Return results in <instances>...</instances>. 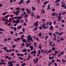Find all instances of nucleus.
Returning a JSON list of instances; mask_svg holds the SVG:
<instances>
[{
    "label": "nucleus",
    "mask_w": 66,
    "mask_h": 66,
    "mask_svg": "<svg viewBox=\"0 0 66 66\" xmlns=\"http://www.w3.org/2000/svg\"><path fill=\"white\" fill-rule=\"evenodd\" d=\"M27 38L28 40H32V38L31 37V36H30V35H28Z\"/></svg>",
    "instance_id": "nucleus-1"
},
{
    "label": "nucleus",
    "mask_w": 66,
    "mask_h": 66,
    "mask_svg": "<svg viewBox=\"0 0 66 66\" xmlns=\"http://www.w3.org/2000/svg\"><path fill=\"white\" fill-rule=\"evenodd\" d=\"M38 58H36V59H34V62L35 63H37L38 62Z\"/></svg>",
    "instance_id": "nucleus-2"
},
{
    "label": "nucleus",
    "mask_w": 66,
    "mask_h": 66,
    "mask_svg": "<svg viewBox=\"0 0 66 66\" xmlns=\"http://www.w3.org/2000/svg\"><path fill=\"white\" fill-rule=\"evenodd\" d=\"M58 14V13H57L56 14L55 12H54L52 14V15L53 16H55V15H57Z\"/></svg>",
    "instance_id": "nucleus-3"
},
{
    "label": "nucleus",
    "mask_w": 66,
    "mask_h": 66,
    "mask_svg": "<svg viewBox=\"0 0 66 66\" xmlns=\"http://www.w3.org/2000/svg\"><path fill=\"white\" fill-rule=\"evenodd\" d=\"M22 28V26L20 25L19 27H17V29L18 30H20V29Z\"/></svg>",
    "instance_id": "nucleus-4"
},
{
    "label": "nucleus",
    "mask_w": 66,
    "mask_h": 66,
    "mask_svg": "<svg viewBox=\"0 0 66 66\" xmlns=\"http://www.w3.org/2000/svg\"><path fill=\"white\" fill-rule=\"evenodd\" d=\"M20 20L18 19H17L16 20V23H19L20 22Z\"/></svg>",
    "instance_id": "nucleus-5"
},
{
    "label": "nucleus",
    "mask_w": 66,
    "mask_h": 66,
    "mask_svg": "<svg viewBox=\"0 0 66 66\" xmlns=\"http://www.w3.org/2000/svg\"><path fill=\"white\" fill-rule=\"evenodd\" d=\"M34 25L35 26H38V21H37L36 23L34 24Z\"/></svg>",
    "instance_id": "nucleus-6"
},
{
    "label": "nucleus",
    "mask_w": 66,
    "mask_h": 66,
    "mask_svg": "<svg viewBox=\"0 0 66 66\" xmlns=\"http://www.w3.org/2000/svg\"><path fill=\"white\" fill-rule=\"evenodd\" d=\"M31 14V16L32 17H33V16H34V12H32L30 13Z\"/></svg>",
    "instance_id": "nucleus-7"
},
{
    "label": "nucleus",
    "mask_w": 66,
    "mask_h": 66,
    "mask_svg": "<svg viewBox=\"0 0 66 66\" xmlns=\"http://www.w3.org/2000/svg\"><path fill=\"white\" fill-rule=\"evenodd\" d=\"M30 48L31 49V51H32L33 50V46H31L30 47Z\"/></svg>",
    "instance_id": "nucleus-8"
},
{
    "label": "nucleus",
    "mask_w": 66,
    "mask_h": 66,
    "mask_svg": "<svg viewBox=\"0 0 66 66\" xmlns=\"http://www.w3.org/2000/svg\"><path fill=\"white\" fill-rule=\"evenodd\" d=\"M23 0H21L20 2H19V4H21L22 3H23Z\"/></svg>",
    "instance_id": "nucleus-9"
},
{
    "label": "nucleus",
    "mask_w": 66,
    "mask_h": 66,
    "mask_svg": "<svg viewBox=\"0 0 66 66\" xmlns=\"http://www.w3.org/2000/svg\"><path fill=\"white\" fill-rule=\"evenodd\" d=\"M49 58L50 60H52L54 59V56H53L52 57L50 56L49 57Z\"/></svg>",
    "instance_id": "nucleus-10"
},
{
    "label": "nucleus",
    "mask_w": 66,
    "mask_h": 66,
    "mask_svg": "<svg viewBox=\"0 0 66 66\" xmlns=\"http://www.w3.org/2000/svg\"><path fill=\"white\" fill-rule=\"evenodd\" d=\"M49 3V1H46L44 3V5H46L47 3Z\"/></svg>",
    "instance_id": "nucleus-11"
},
{
    "label": "nucleus",
    "mask_w": 66,
    "mask_h": 66,
    "mask_svg": "<svg viewBox=\"0 0 66 66\" xmlns=\"http://www.w3.org/2000/svg\"><path fill=\"white\" fill-rule=\"evenodd\" d=\"M45 25H46V23H44V24H43L42 26V28H44L45 26Z\"/></svg>",
    "instance_id": "nucleus-12"
},
{
    "label": "nucleus",
    "mask_w": 66,
    "mask_h": 66,
    "mask_svg": "<svg viewBox=\"0 0 66 66\" xmlns=\"http://www.w3.org/2000/svg\"><path fill=\"white\" fill-rule=\"evenodd\" d=\"M13 62H14V61H12L11 62H9L8 63V64H12Z\"/></svg>",
    "instance_id": "nucleus-13"
},
{
    "label": "nucleus",
    "mask_w": 66,
    "mask_h": 66,
    "mask_svg": "<svg viewBox=\"0 0 66 66\" xmlns=\"http://www.w3.org/2000/svg\"><path fill=\"white\" fill-rule=\"evenodd\" d=\"M32 11H35L36 10V9L34 7H32Z\"/></svg>",
    "instance_id": "nucleus-14"
},
{
    "label": "nucleus",
    "mask_w": 66,
    "mask_h": 66,
    "mask_svg": "<svg viewBox=\"0 0 66 66\" xmlns=\"http://www.w3.org/2000/svg\"><path fill=\"white\" fill-rule=\"evenodd\" d=\"M35 52H36V50H34L33 51H32L31 52V54H33V53H34Z\"/></svg>",
    "instance_id": "nucleus-15"
},
{
    "label": "nucleus",
    "mask_w": 66,
    "mask_h": 66,
    "mask_svg": "<svg viewBox=\"0 0 66 66\" xmlns=\"http://www.w3.org/2000/svg\"><path fill=\"white\" fill-rule=\"evenodd\" d=\"M19 12H20V11H16V16L18 15V14H19Z\"/></svg>",
    "instance_id": "nucleus-16"
},
{
    "label": "nucleus",
    "mask_w": 66,
    "mask_h": 66,
    "mask_svg": "<svg viewBox=\"0 0 66 66\" xmlns=\"http://www.w3.org/2000/svg\"><path fill=\"white\" fill-rule=\"evenodd\" d=\"M23 17L22 16H19L18 17V19H22L23 18Z\"/></svg>",
    "instance_id": "nucleus-17"
},
{
    "label": "nucleus",
    "mask_w": 66,
    "mask_h": 66,
    "mask_svg": "<svg viewBox=\"0 0 66 66\" xmlns=\"http://www.w3.org/2000/svg\"><path fill=\"white\" fill-rule=\"evenodd\" d=\"M58 19V20L59 21H60L62 19V17L60 16L59 17V18H57Z\"/></svg>",
    "instance_id": "nucleus-18"
},
{
    "label": "nucleus",
    "mask_w": 66,
    "mask_h": 66,
    "mask_svg": "<svg viewBox=\"0 0 66 66\" xmlns=\"http://www.w3.org/2000/svg\"><path fill=\"white\" fill-rule=\"evenodd\" d=\"M22 41H23V43H26V39H22Z\"/></svg>",
    "instance_id": "nucleus-19"
},
{
    "label": "nucleus",
    "mask_w": 66,
    "mask_h": 66,
    "mask_svg": "<svg viewBox=\"0 0 66 66\" xmlns=\"http://www.w3.org/2000/svg\"><path fill=\"white\" fill-rule=\"evenodd\" d=\"M37 29H38V27H35L34 29V31H36V30H37Z\"/></svg>",
    "instance_id": "nucleus-20"
},
{
    "label": "nucleus",
    "mask_w": 66,
    "mask_h": 66,
    "mask_svg": "<svg viewBox=\"0 0 66 66\" xmlns=\"http://www.w3.org/2000/svg\"><path fill=\"white\" fill-rule=\"evenodd\" d=\"M50 30H53V26H52V25L50 27Z\"/></svg>",
    "instance_id": "nucleus-21"
},
{
    "label": "nucleus",
    "mask_w": 66,
    "mask_h": 66,
    "mask_svg": "<svg viewBox=\"0 0 66 66\" xmlns=\"http://www.w3.org/2000/svg\"><path fill=\"white\" fill-rule=\"evenodd\" d=\"M23 52H27V50L26 49H24L23 50Z\"/></svg>",
    "instance_id": "nucleus-22"
},
{
    "label": "nucleus",
    "mask_w": 66,
    "mask_h": 66,
    "mask_svg": "<svg viewBox=\"0 0 66 66\" xmlns=\"http://www.w3.org/2000/svg\"><path fill=\"white\" fill-rule=\"evenodd\" d=\"M38 35H39V37L40 38L41 37V36H42V33L40 32L39 34H38Z\"/></svg>",
    "instance_id": "nucleus-23"
},
{
    "label": "nucleus",
    "mask_w": 66,
    "mask_h": 66,
    "mask_svg": "<svg viewBox=\"0 0 66 66\" xmlns=\"http://www.w3.org/2000/svg\"><path fill=\"white\" fill-rule=\"evenodd\" d=\"M41 12H42L43 13H44L45 12V10L44 9H42L41 10Z\"/></svg>",
    "instance_id": "nucleus-24"
},
{
    "label": "nucleus",
    "mask_w": 66,
    "mask_h": 66,
    "mask_svg": "<svg viewBox=\"0 0 66 66\" xmlns=\"http://www.w3.org/2000/svg\"><path fill=\"white\" fill-rule=\"evenodd\" d=\"M24 36V35H22L21 36V39H23V36Z\"/></svg>",
    "instance_id": "nucleus-25"
},
{
    "label": "nucleus",
    "mask_w": 66,
    "mask_h": 66,
    "mask_svg": "<svg viewBox=\"0 0 66 66\" xmlns=\"http://www.w3.org/2000/svg\"><path fill=\"white\" fill-rule=\"evenodd\" d=\"M64 52H61L60 53V55H63V54H64Z\"/></svg>",
    "instance_id": "nucleus-26"
},
{
    "label": "nucleus",
    "mask_w": 66,
    "mask_h": 66,
    "mask_svg": "<svg viewBox=\"0 0 66 66\" xmlns=\"http://www.w3.org/2000/svg\"><path fill=\"white\" fill-rule=\"evenodd\" d=\"M50 5H48V7H47V10H49V9H50Z\"/></svg>",
    "instance_id": "nucleus-27"
},
{
    "label": "nucleus",
    "mask_w": 66,
    "mask_h": 66,
    "mask_svg": "<svg viewBox=\"0 0 66 66\" xmlns=\"http://www.w3.org/2000/svg\"><path fill=\"white\" fill-rule=\"evenodd\" d=\"M34 45L35 47H36V45H37V43L35 42H34Z\"/></svg>",
    "instance_id": "nucleus-28"
},
{
    "label": "nucleus",
    "mask_w": 66,
    "mask_h": 66,
    "mask_svg": "<svg viewBox=\"0 0 66 66\" xmlns=\"http://www.w3.org/2000/svg\"><path fill=\"white\" fill-rule=\"evenodd\" d=\"M64 40V38H63V37H62L61 38L60 40L61 41H62V40Z\"/></svg>",
    "instance_id": "nucleus-29"
},
{
    "label": "nucleus",
    "mask_w": 66,
    "mask_h": 66,
    "mask_svg": "<svg viewBox=\"0 0 66 66\" xmlns=\"http://www.w3.org/2000/svg\"><path fill=\"white\" fill-rule=\"evenodd\" d=\"M16 10L17 11H19L20 10V8H16Z\"/></svg>",
    "instance_id": "nucleus-30"
},
{
    "label": "nucleus",
    "mask_w": 66,
    "mask_h": 66,
    "mask_svg": "<svg viewBox=\"0 0 66 66\" xmlns=\"http://www.w3.org/2000/svg\"><path fill=\"white\" fill-rule=\"evenodd\" d=\"M63 32H61V33H59L58 34V35H60V36L62 35V34H63Z\"/></svg>",
    "instance_id": "nucleus-31"
},
{
    "label": "nucleus",
    "mask_w": 66,
    "mask_h": 66,
    "mask_svg": "<svg viewBox=\"0 0 66 66\" xmlns=\"http://www.w3.org/2000/svg\"><path fill=\"white\" fill-rule=\"evenodd\" d=\"M59 15L57 17V18H59L60 17H61V16L62 15V13H59Z\"/></svg>",
    "instance_id": "nucleus-32"
},
{
    "label": "nucleus",
    "mask_w": 66,
    "mask_h": 66,
    "mask_svg": "<svg viewBox=\"0 0 66 66\" xmlns=\"http://www.w3.org/2000/svg\"><path fill=\"white\" fill-rule=\"evenodd\" d=\"M61 1V0H56L55 2L56 3H57V2H60Z\"/></svg>",
    "instance_id": "nucleus-33"
},
{
    "label": "nucleus",
    "mask_w": 66,
    "mask_h": 66,
    "mask_svg": "<svg viewBox=\"0 0 66 66\" xmlns=\"http://www.w3.org/2000/svg\"><path fill=\"white\" fill-rule=\"evenodd\" d=\"M65 4H64L61 5V6L62 7H64L65 6Z\"/></svg>",
    "instance_id": "nucleus-34"
},
{
    "label": "nucleus",
    "mask_w": 66,
    "mask_h": 66,
    "mask_svg": "<svg viewBox=\"0 0 66 66\" xmlns=\"http://www.w3.org/2000/svg\"><path fill=\"white\" fill-rule=\"evenodd\" d=\"M41 52V51L40 50H39V51L38 52V54H40V52Z\"/></svg>",
    "instance_id": "nucleus-35"
},
{
    "label": "nucleus",
    "mask_w": 66,
    "mask_h": 66,
    "mask_svg": "<svg viewBox=\"0 0 66 66\" xmlns=\"http://www.w3.org/2000/svg\"><path fill=\"white\" fill-rule=\"evenodd\" d=\"M62 61L63 63H65L66 62V61L64 60L63 59H62Z\"/></svg>",
    "instance_id": "nucleus-36"
},
{
    "label": "nucleus",
    "mask_w": 66,
    "mask_h": 66,
    "mask_svg": "<svg viewBox=\"0 0 66 66\" xmlns=\"http://www.w3.org/2000/svg\"><path fill=\"white\" fill-rule=\"evenodd\" d=\"M37 19H39V18H40V17L39 15H38L37 16Z\"/></svg>",
    "instance_id": "nucleus-37"
},
{
    "label": "nucleus",
    "mask_w": 66,
    "mask_h": 66,
    "mask_svg": "<svg viewBox=\"0 0 66 66\" xmlns=\"http://www.w3.org/2000/svg\"><path fill=\"white\" fill-rule=\"evenodd\" d=\"M52 52V50H51L50 49L48 52V53H50V52Z\"/></svg>",
    "instance_id": "nucleus-38"
},
{
    "label": "nucleus",
    "mask_w": 66,
    "mask_h": 66,
    "mask_svg": "<svg viewBox=\"0 0 66 66\" xmlns=\"http://www.w3.org/2000/svg\"><path fill=\"white\" fill-rule=\"evenodd\" d=\"M52 50H55V48L54 47H53L52 48Z\"/></svg>",
    "instance_id": "nucleus-39"
},
{
    "label": "nucleus",
    "mask_w": 66,
    "mask_h": 66,
    "mask_svg": "<svg viewBox=\"0 0 66 66\" xmlns=\"http://www.w3.org/2000/svg\"><path fill=\"white\" fill-rule=\"evenodd\" d=\"M24 65H26V64L24 63L22 64L21 66H23Z\"/></svg>",
    "instance_id": "nucleus-40"
},
{
    "label": "nucleus",
    "mask_w": 66,
    "mask_h": 66,
    "mask_svg": "<svg viewBox=\"0 0 66 66\" xmlns=\"http://www.w3.org/2000/svg\"><path fill=\"white\" fill-rule=\"evenodd\" d=\"M16 45H12V47L13 48H15V47H16Z\"/></svg>",
    "instance_id": "nucleus-41"
},
{
    "label": "nucleus",
    "mask_w": 66,
    "mask_h": 66,
    "mask_svg": "<svg viewBox=\"0 0 66 66\" xmlns=\"http://www.w3.org/2000/svg\"><path fill=\"white\" fill-rule=\"evenodd\" d=\"M30 0H28L27 1H26V3H27V4H28V3L29 2H30Z\"/></svg>",
    "instance_id": "nucleus-42"
},
{
    "label": "nucleus",
    "mask_w": 66,
    "mask_h": 66,
    "mask_svg": "<svg viewBox=\"0 0 66 66\" xmlns=\"http://www.w3.org/2000/svg\"><path fill=\"white\" fill-rule=\"evenodd\" d=\"M52 42L51 41L50 44V46H51V45H52Z\"/></svg>",
    "instance_id": "nucleus-43"
},
{
    "label": "nucleus",
    "mask_w": 66,
    "mask_h": 66,
    "mask_svg": "<svg viewBox=\"0 0 66 66\" xmlns=\"http://www.w3.org/2000/svg\"><path fill=\"white\" fill-rule=\"evenodd\" d=\"M18 16H15L14 17V19H18Z\"/></svg>",
    "instance_id": "nucleus-44"
},
{
    "label": "nucleus",
    "mask_w": 66,
    "mask_h": 66,
    "mask_svg": "<svg viewBox=\"0 0 66 66\" xmlns=\"http://www.w3.org/2000/svg\"><path fill=\"white\" fill-rule=\"evenodd\" d=\"M6 14V12H4L3 13V16H4V15H5Z\"/></svg>",
    "instance_id": "nucleus-45"
},
{
    "label": "nucleus",
    "mask_w": 66,
    "mask_h": 66,
    "mask_svg": "<svg viewBox=\"0 0 66 66\" xmlns=\"http://www.w3.org/2000/svg\"><path fill=\"white\" fill-rule=\"evenodd\" d=\"M58 53V52L56 50H55V54H56Z\"/></svg>",
    "instance_id": "nucleus-46"
},
{
    "label": "nucleus",
    "mask_w": 66,
    "mask_h": 66,
    "mask_svg": "<svg viewBox=\"0 0 66 66\" xmlns=\"http://www.w3.org/2000/svg\"><path fill=\"white\" fill-rule=\"evenodd\" d=\"M4 50H6V49H7V47H4Z\"/></svg>",
    "instance_id": "nucleus-47"
},
{
    "label": "nucleus",
    "mask_w": 66,
    "mask_h": 66,
    "mask_svg": "<svg viewBox=\"0 0 66 66\" xmlns=\"http://www.w3.org/2000/svg\"><path fill=\"white\" fill-rule=\"evenodd\" d=\"M19 59H20V60H23V58H21V57H19Z\"/></svg>",
    "instance_id": "nucleus-48"
},
{
    "label": "nucleus",
    "mask_w": 66,
    "mask_h": 66,
    "mask_svg": "<svg viewBox=\"0 0 66 66\" xmlns=\"http://www.w3.org/2000/svg\"><path fill=\"white\" fill-rule=\"evenodd\" d=\"M22 11H23V12H24V11L25 9H24V8H22Z\"/></svg>",
    "instance_id": "nucleus-49"
},
{
    "label": "nucleus",
    "mask_w": 66,
    "mask_h": 66,
    "mask_svg": "<svg viewBox=\"0 0 66 66\" xmlns=\"http://www.w3.org/2000/svg\"><path fill=\"white\" fill-rule=\"evenodd\" d=\"M2 20L3 21H6V20H5V18H3V19H2Z\"/></svg>",
    "instance_id": "nucleus-50"
},
{
    "label": "nucleus",
    "mask_w": 66,
    "mask_h": 66,
    "mask_svg": "<svg viewBox=\"0 0 66 66\" xmlns=\"http://www.w3.org/2000/svg\"><path fill=\"white\" fill-rule=\"evenodd\" d=\"M16 55H18V56H20L21 55V54H17Z\"/></svg>",
    "instance_id": "nucleus-51"
},
{
    "label": "nucleus",
    "mask_w": 66,
    "mask_h": 66,
    "mask_svg": "<svg viewBox=\"0 0 66 66\" xmlns=\"http://www.w3.org/2000/svg\"><path fill=\"white\" fill-rule=\"evenodd\" d=\"M52 24V22H50L49 23V26H51V24Z\"/></svg>",
    "instance_id": "nucleus-52"
},
{
    "label": "nucleus",
    "mask_w": 66,
    "mask_h": 66,
    "mask_svg": "<svg viewBox=\"0 0 66 66\" xmlns=\"http://www.w3.org/2000/svg\"><path fill=\"white\" fill-rule=\"evenodd\" d=\"M13 66V64H10L8 65V66Z\"/></svg>",
    "instance_id": "nucleus-53"
},
{
    "label": "nucleus",
    "mask_w": 66,
    "mask_h": 66,
    "mask_svg": "<svg viewBox=\"0 0 66 66\" xmlns=\"http://www.w3.org/2000/svg\"><path fill=\"white\" fill-rule=\"evenodd\" d=\"M57 62H61V61L59 60L58 59H57Z\"/></svg>",
    "instance_id": "nucleus-54"
},
{
    "label": "nucleus",
    "mask_w": 66,
    "mask_h": 66,
    "mask_svg": "<svg viewBox=\"0 0 66 66\" xmlns=\"http://www.w3.org/2000/svg\"><path fill=\"white\" fill-rule=\"evenodd\" d=\"M11 20H12V19L11 18H10L8 21L9 22H10Z\"/></svg>",
    "instance_id": "nucleus-55"
},
{
    "label": "nucleus",
    "mask_w": 66,
    "mask_h": 66,
    "mask_svg": "<svg viewBox=\"0 0 66 66\" xmlns=\"http://www.w3.org/2000/svg\"><path fill=\"white\" fill-rule=\"evenodd\" d=\"M53 35L54 36V37H57L56 36V35H55V33H53Z\"/></svg>",
    "instance_id": "nucleus-56"
},
{
    "label": "nucleus",
    "mask_w": 66,
    "mask_h": 66,
    "mask_svg": "<svg viewBox=\"0 0 66 66\" xmlns=\"http://www.w3.org/2000/svg\"><path fill=\"white\" fill-rule=\"evenodd\" d=\"M28 16V15L27 14H26L25 15V18H26V17H27Z\"/></svg>",
    "instance_id": "nucleus-57"
},
{
    "label": "nucleus",
    "mask_w": 66,
    "mask_h": 66,
    "mask_svg": "<svg viewBox=\"0 0 66 66\" xmlns=\"http://www.w3.org/2000/svg\"><path fill=\"white\" fill-rule=\"evenodd\" d=\"M55 45V43H54L52 45V47H54Z\"/></svg>",
    "instance_id": "nucleus-58"
},
{
    "label": "nucleus",
    "mask_w": 66,
    "mask_h": 66,
    "mask_svg": "<svg viewBox=\"0 0 66 66\" xmlns=\"http://www.w3.org/2000/svg\"><path fill=\"white\" fill-rule=\"evenodd\" d=\"M22 31L23 32H24V31H25V29H24V28H23Z\"/></svg>",
    "instance_id": "nucleus-59"
},
{
    "label": "nucleus",
    "mask_w": 66,
    "mask_h": 66,
    "mask_svg": "<svg viewBox=\"0 0 66 66\" xmlns=\"http://www.w3.org/2000/svg\"><path fill=\"white\" fill-rule=\"evenodd\" d=\"M14 40L15 42H18V41L17 39H14Z\"/></svg>",
    "instance_id": "nucleus-60"
},
{
    "label": "nucleus",
    "mask_w": 66,
    "mask_h": 66,
    "mask_svg": "<svg viewBox=\"0 0 66 66\" xmlns=\"http://www.w3.org/2000/svg\"><path fill=\"white\" fill-rule=\"evenodd\" d=\"M14 30L15 31H16V30H17V29H16V27H14Z\"/></svg>",
    "instance_id": "nucleus-61"
},
{
    "label": "nucleus",
    "mask_w": 66,
    "mask_h": 66,
    "mask_svg": "<svg viewBox=\"0 0 66 66\" xmlns=\"http://www.w3.org/2000/svg\"><path fill=\"white\" fill-rule=\"evenodd\" d=\"M56 5L57 6H59L60 5V4L59 3H57L56 4Z\"/></svg>",
    "instance_id": "nucleus-62"
},
{
    "label": "nucleus",
    "mask_w": 66,
    "mask_h": 66,
    "mask_svg": "<svg viewBox=\"0 0 66 66\" xmlns=\"http://www.w3.org/2000/svg\"><path fill=\"white\" fill-rule=\"evenodd\" d=\"M52 11H53V12H55V9H54V8L53 9H52Z\"/></svg>",
    "instance_id": "nucleus-63"
},
{
    "label": "nucleus",
    "mask_w": 66,
    "mask_h": 66,
    "mask_svg": "<svg viewBox=\"0 0 66 66\" xmlns=\"http://www.w3.org/2000/svg\"><path fill=\"white\" fill-rule=\"evenodd\" d=\"M54 40H55H55H56V38H54Z\"/></svg>",
    "instance_id": "nucleus-64"
}]
</instances>
